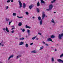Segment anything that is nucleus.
Returning <instances> with one entry per match:
<instances>
[{
  "label": "nucleus",
  "instance_id": "nucleus-1",
  "mask_svg": "<svg viewBox=\"0 0 63 63\" xmlns=\"http://www.w3.org/2000/svg\"><path fill=\"white\" fill-rule=\"evenodd\" d=\"M45 17V12H43L42 13V19H41V17L39 16L38 17V19L39 21H40V23L41 25L43 24V20L44 19Z\"/></svg>",
  "mask_w": 63,
  "mask_h": 63
},
{
  "label": "nucleus",
  "instance_id": "nucleus-2",
  "mask_svg": "<svg viewBox=\"0 0 63 63\" xmlns=\"http://www.w3.org/2000/svg\"><path fill=\"white\" fill-rule=\"evenodd\" d=\"M53 7V5H52V4H51L49 6V9H46V11H51L52 10Z\"/></svg>",
  "mask_w": 63,
  "mask_h": 63
},
{
  "label": "nucleus",
  "instance_id": "nucleus-3",
  "mask_svg": "<svg viewBox=\"0 0 63 63\" xmlns=\"http://www.w3.org/2000/svg\"><path fill=\"white\" fill-rule=\"evenodd\" d=\"M63 33H62L61 34H59L58 38L59 40H60L61 39L62 37H63Z\"/></svg>",
  "mask_w": 63,
  "mask_h": 63
},
{
  "label": "nucleus",
  "instance_id": "nucleus-4",
  "mask_svg": "<svg viewBox=\"0 0 63 63\" xmlns=\"http://www.w3.org/2000/svg\"><path fill=\"white\" fill-rule=\"evenodd\" d=\"M19 8H21L22 7V3L20 2V1L19 0Z\"/></svg>",
  "mask_w": 63,
  "mask_h": 63
},
{
  "label": "nucleus",
  "instance_id": "nucleus-5",
  "mask_svg": "<svg viewBox=\"0 0 63 63\" xmlns=\"http://www.w3.org/2000/svg\"><path fill=\"white\" fill-rule=\"evenodd\" d=\"M6 31L7 32H9V30L8 29V28L7 27H6V28H4L3 29V30L4 31H5L6 30Z\"/></svg>",
  "mask_w": 63,
  "mask_h": 63
},
{
  "label": "nucleus",
  "instance_id": "nucleus-6",
  "mask_svg": "<svg viewBox=\"0 0 63 63\" xmlns=\"http://www.w3.org/2000/svg\"><path fill=\"white\" fill-rule=\"evenodd\" d=\"M57 61H58V62H62V63H63V60H62L61 59H58L57 60Z\"/></svg>",
  "mask_w": 63,
  "mask_h": 63
},
{
  "label": "nucleus",
  "instance_id": "nucleus-7",
  "mask_svg": "<svg viewBox=\"0 0 63 63\" xmlns=\"http://www.w3.org/2000/svg\"><path fill=\"white\" fill-rule=\"evenodd\" d=\"M25 7H26V4L25 3H23V9H25Z\"/></svg>",
  "mask_w": 63,
  "mask_h": 63
},
{
  "label": "nucleus",
  "instance_id": "nucleus-8",
  "mask_svg": "<svg viewBox=\"0 0 63 63\" xmlns=\"http://www.w3.org/2000/svg\"><path fill=\"white\" fill-rule=\"evenodd\" d=\"M33 6H34L33 4H31L30 6H29V8L30 9H31L33 7Z\"/></svg>",
  "mask_w": 63,
  "mask_h": 63
},
{
  "label": "nucleus",
  "instance_id": "nucleus-9",
  "mask_svg": "<svg viewBox=\"0 0 63 63\" xmlns=\"http://www.w3.org/2000/svg\"><path fill=\"white\" fill-rule=\"evenodd\" d=\"M47 42H50V41H51V42H52V40L50 38H49L48 39H47Z\"/></svg>",
  "mask_w": 63,
  "mask_h": 63
},
{
  "label": "nucleus",
  "instance_id": "nucleus-10",
  "mask_svg": "<svg viewBox=\"0 0 63 63\" xmlns=\"http://www.w3.org/2000/svg\"><path fill=\"white\" fill-rule=\"evenodd\" d=\"M52 20L51 21V22H52V23H54V24H53V26H54V25H55V23L54 22V20H53V19H52Z\"/></svg>",
  "mask_w": 63,
  "mask_h": 63
},
{
  "label": "nucleus",
  "instance_id": "nucleus-11",
  "mask_svg": "<svg viewBox=\"0 0 63 63\" xmlns=\"http://www.w3.org/2000/svg\"><path fill=\"white\" fill-rule=\"evenodd\" d=\"M13 57H14V55H11L8 58V60H10L11 58H13Z\"/></svg>",
  "mask_w": 63,
  "mask_h": 63
},
{
  "label": "nucleus",
  "instance_id": "nucleus-12",
  "mask_svg": "<svg viewBox=\"0 0 63 63\" xmlns=\"http://www.w3.org/2000/svg\"><path fill=\"white\" fill-rule=\"evenodd\" d=\"M22 23L21 22H19L18 24V26H22Z\"/></svg>",
  "mask_w": 63,
  "mask_h": 63
},
{
  "label": "nucleus",
  "instance_id": "nucleus-13",
  "mask_svg": "<svg viewBox=\"0 0 63 63\" xmlns=\"http://www.w3.org/2000/svg\"><path fill=\"white\" fill-rule=\"evenodd\" d=\"M51 38H52V39H53V38H55V36L54 35H51L50 36Z\"/></svg>",
  "mask_w": 63,
  "mask_h": 63
},
{
  "label": "nucleus",
  "instance_id": "nucleus-14",
  "mask_svg": "<svg viewBox=\"0 0 63 63\" xmlns=\"http://www.w3.org/2000/svg\"><path fill=\"white\" fill-rule=\"evenodd\" d=\"M36 10L37 13H40V9H39V8H37L36 9Z\"/></svg>",
  "mask_w": 63,
  "mask_h": 63
},
{
  "label": "nucleus",
  "instance_id": "nucleus-15",
  "mask_svg": "<svg viewBox=\"0 0 63 63\" xmlns=\"http://www.w3.org/2000/svg\"><path fill=\"white\" fill-rule=\"evenodd\" d=\"M26 28H29V29H30L31 27H30L29 26H27V25H26Z\"/></svg>",
  "mask_w": 63,
  "mask_h": 63
},
{
  "label": "nucleus",
  "instance_id": "nucleus-16",
  "mask_svg": "<svg viewBox=\"0 0 63 63\" xmlns=\"http://www.w3.org/2000/svg\"><path fill=\"white\" fill-rule=\"evenodd\" d=\"M31 52L32 53H37V51L35 50H33L31 51Z\"/></svg>",
  "mask_w": 63,
  "mask_h": 63
},
{
  "label": "nucleus",
  "instance_id": "nucleus-17",
  "mask_svg": "<svg viewBox=\"0 0 63 63\" xmlns=\"http://www.w3.org/2000/svg\"><path fill=\"white\" fill-rule=\"evenodd\" d=\"M24 44V43L23 42H20V44H19V45L21 46V45H23Z\"/></svg>",
  "mask_w": 63,
  "mask_h": 63
},
{
  "label": "nucleus",
  "instance_id": "nucleus-18",
  "mask_svg": "<svg viewBox=\"0 0 63 63\" xmlns=\"http://www.w3.org/2000/svg\"><path fill=\"white\" fill-rule=\"evenodd\" d=\"M41 2L42 3L45 4V2L43 0H41Z\"/></svg>",
  "mask_w": 63,
  "mask_h": 63
},
{
  "label": "nucleus",
  "instance_id": "nucleus-19",
  "mask_svg": "<svg viewBox=\"0 0 63 63\" xmlns=\"http://www.w3.org/2000/svg\"><path fill=\"white\" fill-rule=\"evenodd\" d=\"M10 20V19L8 18H6V21H9Z\"/></svg>",
  "mask_w": 63,
  "mask_h": 63
},
{
  "label": "nucleus",
  "instance_id": "nucleus-20",
  "mask_svg": "<svg viewBox=\"0 0 63 63\" xmlns=\"http://www.w3.org/2000/svg\"><path fill=\"white\" fill-rule=\"evenodd\" d=\"M37 38V36H35L34 37H33L32 38V39L33 40H35V38Z\"/></svg>",
  "mask_w": 63,
  "mask_h": 63
},
{
  "label": "nucleus",
  "instance_id": "nucleus-21",
  "mask_svg": "<svg viewBox=\"0 0 63 63\" xmlns=\"http://www.w3.org/2000/svg\"><path fill=\"white\" fill-rule=\"evenodd\" d=\"M37 6H40V4L39 1H38L37 3Z\"/></svg>",
  "mask_w": 63,
  "mask_h": 63
},
{
  "label": "nucleus",
  "instance_id": "nucleus-22",
  "mask_svg": "<svg viewBox=\"0 0 63 63\" xmlns=\"http://www.w3.org/2000/svg\"><path fill=\"white\" fill-rule=\"evenodd\" d=\"M40 49L39 50H41V49H43V48H44V47L43 46H42V47H40Z\"/></svg>",
  "mask_w": 63,
  "mask_h": 63
},
{
  "label": "nucleus",
  "instance_id": "nucleus-23",
  "mask_svg": "<svg viewBox=\"0 0 63 63\" xmlns=\"http://www.w3.org/2000/svg\"><path fill=\"white\" fill-rule=\"evenodd\" d=\"M13 15L14 16H16V13H13Z\"/></svg>",
  "mask_w": 63,
  "mask_h": 63
},
{
  "label": "nucleus",
  "instance_id": "nucleus-24",
  "mask_svg": "<svg viewBox=\"0 0 63 63\" xmlns=\"http://www.w3.org/2000/svg\"><path fill=\"white\" fill-rule=\"evenodd\" d=\"M56 1V0H53V1H51V3H54V2H55Z\"/></svg>",
  "mask_w": 63,
  "mask_h": 63
},
{
  "label": "nucleus",
  "instance_id": "nucleus-25",
  "mask_svg": "<svg viewBox=\"0 0 63 63\" xmlns=\"http://www.w3.org/2000/svg\"><path fill=\"white\" fill-rule=\"evenodd\" d=\"M24 39V37H22V38H20L19 39L20 40H23Z\"/></svg>",
  "mask_w": 63,
  "mask_h": 63
},
{
  "label": "nucleus",
  "instance_id": "nucleus-26",
  "mask_svg": "<svg viewBox=\"0 0 63 63\" xmlns=\"http://www.w3.org/2000/svg\"><path fill=\"white\" fill-rule=\"evenodd\" d=\"M25 47H28V44H26V45H25Z\"/></svg>",
  "mask_w": 63,
  "mask_h": 63
},
{
  "label": "nucleus",
  "instance_id": "nucleus-27",
  "mask_svg": "<svg viewBox=\"0 0 63 63\" xmlns=\"http://www.w3.org/2000/svg\"><path fill=\"white\" fill-rule=\"evenodd\" d=\"M21 30H22V32H24V31H25V29H21Z\"/></svg>",
  "mask_w": 63,
  "mask_h": 63
},
{
  "label": "nucleus",
  "instance_id": "nucleus-28",
  "mask_svg": "<svg viewBox=\"0 0 63 63\" xmlns=\"http://www.w3.org/2000/svg\"><path fill=\"white\" fill-rule=\"evenodd\" d=\"M17 17L19 18H22L23 17V16L19 17L18 16H17Z\"/></svg>",
  "mask_w": 63,
  "mask_h": 63
},
{
  "label": "nucleus",
  "instance_id": "nucleus-29",
  "mask_svg": "<svg viewBox=\"0 0 63 63\" xmlns=\"http://www.w3.org/2000/svg\"><path fill=\"white\" fill-rule=\"evenodd\" d=\"M3 43V41H2L0 43V46H1V45H2V44Z\"/></svg>",
  "mask_w": 63,
  "mask_h": 63
},
{
  "label": "nucleus",
  "instance_id": "nucleus-30",
  "mask_svg": "<svg viewBox=\"0 0 63 63\" xmlns=\"http://www.w3.org/2000/svg\"><path fill=\"white\" fill-rule=\"evenodd\" d=\"M51 60L52 62H53V61H54V58H52Z\"/></svg>",
  "mask_w": 63,
  "mask_h": 63
},
{
  "label": "nucleus",
  "instance_id": "nucleus-31",
  "mask_svg": "<svg viewBox=\"0 0 63 63\" xmlns=\"http://www.w3.org/2000/svg\"><path fill=\"white\" fill-rule=\"evenodd\" d=\"M12 21H13L12 20L11 21H10L9 22V25H10V24L11 23V22H12Z\"/></svg>",
  "mask_w": 63,
  "mask_h": 63
},
{
  "label": "nucleus",
  "instance_id": "nucleus-32",
  "mask_svg": "<svg viewBox=\"0 0 63 63\" xmlns=\"http://www.w3.org/2000/svg\"><path fill=\"white\" fill-rule=\"evenodd\" d=\"M25 13L27 15H28L29 14V13L28 12H25Z\"/></svg>",
  "mask_w": 63,
  "mask_h": 63
},
{
  "label": "nucleus",
  "instance_id": "nucleus-33",
  "mask_svg": "<svg viewBox=\"0 0 63 63\" xmlns=\"http://www.w3.org/2000/svg\"><path fill=\"white\" fill-rule=\"evenodd\" d=\"M15 32V31L14 30H13L11 31L12 33H14Z\"/></svg>",
  "mask_w": 63,
  "mask_h": 63
},
{
  "label": "nucleus",
  "instance_id": "nucleus-34",
  "mask_svg": "<svg viewBox=\"0 0 63 63\" xmlns=\"http://www.w3.org/2000/svg\"><path fill=\"white\" fill-rule=\"evenodd\" d=\"M27 32L28 33H30V30H27Z\"/></svg>",
  "mask_w": 63,
  "mask_h": 63
},
{
  "label": "nucleus",
  "instance_id": "nucleus-35",
  "mask_svg": "<svg viewBox=\"0 0 63 63\" xmlns=\"http://www.w3.org/2000/svg\"><path fill=\"white\" fill-rule=\"evenodd\" d=\"M10 2V0H8L7 1V3H9Z\"/></svg>",
  "mask_w": 63,
  "mask_h": 63
},
{
  "label": "nucleus",
  "instance_id": "nucleus-36",
  "mask_svg": "<svg viewBox=\"0 0 63 63\" xmlns=\"http://www.w3.org/2000/svg\"><path fill=\"white\" fill-rule=\"evenodd\" d=\"M33 43H31L30 44V45H31V46H32V45H33Z\"/></svg>",
  "mask_w": 63,
  "mask_h": 63
},
{
  "label": "nucleus",
  "instance_id": "nucleus-37",
  "mask_svg": "<svg viewBox=\"0 0 63 63\" xmlns=\"http://www.w3.org/2000/svg\"><path fill=\"white\" fill-rule=\"evenodd\" d=\"M45 45L46 46H48V45L47 43Z\"/></svg>",
  "mask_w": 63,
  "mask_h": 63
},
{
  "label": "nucleus",
  "instance_id": "nucleus-38",
  "mask_svg": "<svg viewBox=\"0 0 63 63\" xmlns=\"http://www.w3.org/2000/svg\"><path fill=\"white\" fill-rule=\"evenodd\" d=\"M15 29V27L13 28H12V29H11V30H13V29Z\"/></svg>",
  "mask_w": 63,
  "mask_h": 63
},
{
  "label": "nucleus",
  "instance_id": "nucleus-39",
  "mask_svg": "<svg viewBox=\"0 0 63 63\" xmlns=\"http://www.w3.org/2000/svg\"><path fill=\"white\" fill-rule=\"evenodd\" d=\"M18 57H19V58L20 57H21V55H19L18 56Z\"/></svg>",
  "mask_w": 63,
  "mask_h": 63
},
{
  "label": "nucleus",
  "instance_id": "nucleus-40",
  "mask_svg": "<svg viewBox=\"0 0 63 63\" xmlns=\"http://www.w3.org/2000/svg\"><path fill=\"white\" fill-rule=\"evenodd\" d=\"M38 34H39V35H42V33H38Z\"/></svg>",
  "mask_w": 63,
  "mask_h": 63
},
{
  "label": "nucleus",
  "instance_id": "nucleus-41",
  "mask_svg": "<svg viewBox=\"0 0 63 63\" xmlns=\"http://www.w3.org/2000/svg\"><path fill=\"white\" fill-rule=\"evenodd\" d=\"M9 8V6H7L6 7V9H8V8Z\"/></svg>",
  "mask_w": 63,
  "mask_h": 63
},
{
  "label": "nucleus",
  "instance_id": "nucleus-42",
  "mask_svg": "<svg viewBox=\"0 0 63 63\" xmlns=\"http://www.w3.org/2000/svg\"><path fill=\"white\" fill-rule=\"evenodd\" d=\"M18 58H19V57H18V56H17L16 57V59H17Z\"/></svg>",
  "mask_w": 63,
  "mask_h": 63
},
{
  "label": "nucleus",
  "instance_id": "nucleus-43",
  "mask_svg": "<svg viewBox=\"0 0 63 63\" xmlns=\"http://www.w3.org/2000/svg\"><path fill=\"white\" fill-rule=\"evenodd\" d=\"M43 43L44 44H45V42H44V41L43 42Z\"/></svg>",
  "mask_w": 63,
  "mask_h": 63
},
{
  "label": "nucleus",
  "instance_id": "nucleus-44",
  "mask_svg": "<svg viewBox=\"0 0 63 63\" xmlns=\"http://www.w3.org/2000/svg\"><path fill=\"white\" fill-rule=\"evenodd\" d=\"M11 2H14V0H11Z\"/></svg>",
  "mask_w": 63,
  "mask_h": 63
},
{
  "label": "nucleus",
  "instance_id": "nucleus-45",
  "mask_svg": "<svg viewBox=\"0 0 63 63\" xmlns=\"http://www.w3.org/2000/svg\"><path fill=\"white\" fill-rule=\"evenodd\" d=\"M1 47H3L4 46V44H3L1 46Z\"/></svg>",
  "mask_w": 63,
  "mask_h": 63
},
{
  "label": "nucleus",
  "instance_id": "nucleus-46",
  "mask_svg": "<svg viewBox=\"0 0 63 63\" xmlns=\"http://www.w3.org/2000/svg\"><path fill=\"white\" fill-rule=\"evenodd\" d=\"M47 57H49V56H48V55H47Z\"/></svg>",
  "mask_w": 63,
  "mask_h": 63
},
{
  "label": "nucleus",
  "instance_id": "nucleus-47",
  "mask_svg": "<svg viewBox=\"0 0 63 63\" xmlns=\"http://www.w3.org/2000/svg\"><path fill=\"white\" fill-rule=\"evenodd\" d=\"M11 27H15V26H11Z\"/></svg>",
  "mask_w": 63,
  "mask_h": 63
},
{
  "label": "nucleus",
  "instance_id": "nucleus-48",
  "mask_svg": "<svg viewBox=\"0 0 63 63\" xmlns=\"http://www.w3.org/2000/svg\"><path fill=\"white\" fill-rule=\"evenodd\" d=\"M28 34L29 36H30V33H28Z\"/></svg>",
  "mask_w": 63,
  "mask_h": 63
},
{
  "label": "nucleus",
  "instance_id": "nucleus-49",
  "mask_svg": "<svg viewBox=\"0 0 63 63\" xmlns=\"http://www.w3.org/2000/svg\"><path fill=\"white\" fill-rule=\"evenodd\" d=\"M41 37H42L43 38L44 37L42 35H41Z\"/></svg>",
  "mask_w": 63,
  "mask_h": 63
},
{
  "label": "nucleus",
  "instance_id": "nucleus-50",
  "mask_svg": "<svg viewBox=\"0 0 63 63\" xmlns=\"http://www.w3.org/2000/svg\"><path fill=\"white\" fill-rule=\"evenodd\" d=\"M27 37H28V36H27V35H26V38H27Z\"/></svg>",
  "mask_w": 63,
  "mask_h": 63
},
{
  "label": "nucleus",
  "instance_id": "nucleus-51",
  "mask_svg": "<svg viewBox=\"0 0 63 63\" xmlns=\"http://www.w3.org/2000/svg\"><path fill=\"white\" fill-rule=\"evenodd\" d=\"M53 13H54V14H56V12H53Z\"/></svg>",
  "mask_w": 63,
  "mask_h": 63
},
{
  "label": "nucleus",
  "instance_id": "nucleus-52",
  "mask_svg": "<svg viewBox=\"0 0 63 63\" xmlns=\"http://www.w3.org/2000/svg\"><path fill=\"white\" fill-rule=\"evenodd\" d=\"M32 18H35V17H32Z\"/></svg>",
  "mask_w": 63,
  "mask_h": 63
},
{
  "label": "nucleus",
  "instance_id": "nucleus-53",
  "mask_svg": "<svg viewBox=\"0 0 63 63\" xmlns=\"http://www.w3.org/2000/svg\"><path fill=\"white\" fill-rule=\"evenodd\" d=\"M38 40V38H36V40Z\"/></svg>",
  "mask_w": 63,
  "mask_h": 63
},
{
  "label": "nucleus",
  "instance_id": "nucleus-54",
  "mask_svg": "<svg viewBox=\"0 0 63 63\" xmlns=\"http://www.w3.org/2000/svg\"><path fill=\"white\" fill-rule=\"evenodd\" d=\"M15 39H18V38H17V37H16L15 38Z\"/></svg>",
  "mask_w": 63,
  "mask_h": 63
},
{
  "label": "nucleus",
  "instance_id": "nucleus-55",
  "mask_svg": "<svg viewBox=\"0 0 63 63\" xmlns=\"http://www.w3.org/2000/svg\"><path fill=\"white\" fill-rule=\"evenodd\" d=\"M55 51H57V50L56 49H55Z\"/></svg>",
  "mask_w": 63,
  "mask_h": 63
},
{
  "label": "nucleus",
  "instance_id": "nucleus-56",
  "mask_svg": "<svg viewBox=\"0 0 63 63\" xmlns=\"http://www.w3.org/2000/svg\"><path fill=\"white\" fill-rule=\"evenodd\" d=\"M57 46H58V44H56V45Z\"/></svg>",
  "mask_w": 63,
  "mask_h": 63
},
{
  "label": "nucleus",
  "instance_id": "nucleus-57",
  "mask_svg": "<svg viewBox=\"0 0 63 63\" xmlns=\"http://www.w3.org/2000/svg\"><path fill=\"white\" fill-rule=\"evenodd\" d=\"M5 42H4V44H5Z\"/></svg>",
  "mask_w": 63,
  "mask_h": 63
},
{
  "label": "nucleus",
  "instance_id": "nucleus-58",
  "mask_svg": "<svg viewBox=\"0 0 63 63\" xmlns=\"http://www.w3.org/2000/svg\"><path fill=\"white\" fill-rule=\"evenodd\" d=\"M21 37V36H20L19 37Z\"/></svg>",
  "mask_w": 63,
  "mask_h": 63
},
{
  "label": "nucleus",
  "instance_id": "nucleus-59",
  "mask_svg": "<svg viewBox=\"0 0 63 63\" xmlns=\"http://www.w3.org/2000/svg\"><path fill=\"white\" fill-rule=\"evenodd\" d=\"M47 15L46 16V17H47Z\"/></svg>",
  "mask_w": 63,
  "mask_h": 63
},
{
  "label": "nucleus",
  "instance_id": "nucleus-60",
  "mask_svg": "<svg viewBox=\"0 0 63 63\" xmlns=\"http://www.w3.org/2000/svg\"><path fill=\"white\" fill-rule=\"evenodd\" d=\"M58 4V3H57L56 5H57Z\"/></svg>",
  "mask_w": 63,
  "mask_h": 63
},
{
  "label": "nucleus",
  "instance_id": "nucleus-61",
  "mask_svg": "<svg viewBox=\"0 0 63 63\" xmlns=\"http://www.w3.org/2000/svg\"><path fill=\"white\" fill-rule=\"evenodd\" d=\"M20 12L19 11V13Z\"/></svg>",
  "mask_w": 63,
  "mask_h": 63
},
{
  "label": "nucleus",
  "instance_id": "nucleus-62",
  "mask_svg": "<svg viewBox=\"0 0 63 63\" xmlns=\"http://www.w3.org/2000/svg\"><path fill=\"white\" fill-rule=\"evenodd\" d=\"M50 29H51V28H50Z\"/></svg>",
  "mask_w": 63,
  "mask_h": 63
},
{
  "label": "nucleus",
  "instance_id": "nucleus-63",
  "mask_svg": "<svg viewBox=\"0 0 63 63\" xmlns=\"http://www.w3.org/2000/svg\"><path fill=\"white\" fill-rule=\"evenodd\" d=\"M35 0V1H36V0Z\"/></svg>",
  "mask_w": 63,
  "mask_h": 63
},
{
  "label": "nucleus",
  "instance_id": "nucleus-64",
  "mask_svg": "<svg viewBox=\"0 0 63 63\" xmlns=\"http://www.w3.org/2000/svg\"><path fill=\"white\" fill-rule=\"evenodd\" d=\"M10 1H11V0H10Z\"/></svg>",
  "mask_w": 63,
  "mask_h": 63
}]
</instances>
